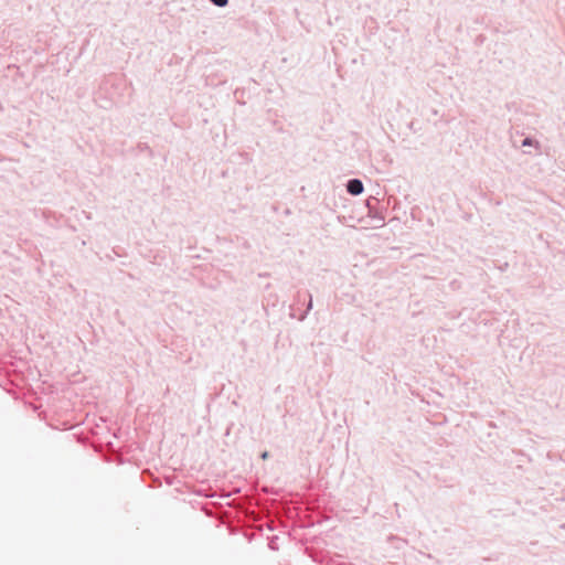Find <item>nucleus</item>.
Listing matches in <instances>:
<instances>
[{"instance_id":"obj_1","label":"nucleus","mask_w":565,"mask_h":565,"mask_svg":"<svg viewBox=\"0 0 565 565\" xmlns=\"http://www.w3.org/2000/svg\"><path fill=\"white\" fill-rule=\"evenodd\" d=\"M348 191L353 195H358V194L362 193V191H363L362 182L358 179L350 180L348 183Z\"/></svg>"},{"instance_id":"obj_2","label":"nucleus","mask_w":565,"mask_h":565,"mask_svg":"<svg viewBox=\"0 0 565 565\" xmlns=\"http://www.w3.org/2000/svg\"><path fill=\"white\" fill-rule=\"evenodd\" d=\"M215 4L220 6V7H223L225 6L227 2H223V1H220V2H214Z\"/></svg>"},{"instance_id":"obj_4","label":"nucleus","mask_w":565,"mask_h":565,"mask_svg":"<svg viewBox=\"0 0 565 565\" xmlns=\"http://www.w3.org/2000/svg\"><path fill=\"white\" fill-rule=\"evenodd\" d=\"M523 143H524V145H530V141L526 139V140H524V142H523Z\"/></svg>"},{"instance_id":"obj_3","label":"nucleus","mask_w":565,"mask_h":565,"mask_svg":"<svg viewBox=\"0 0 565 565\" xmlns=\"http://www.w3.org/2000/svg\"><path fill=\"white\" fill-rule=\"evenodd\" d=\"M267 456H268V454H267V452H264V454L262 455V458H263V459H266V458H267Z\"/></svg>"}]
</instances>
